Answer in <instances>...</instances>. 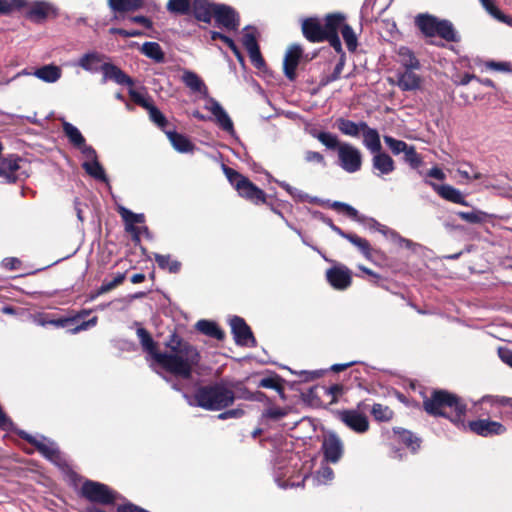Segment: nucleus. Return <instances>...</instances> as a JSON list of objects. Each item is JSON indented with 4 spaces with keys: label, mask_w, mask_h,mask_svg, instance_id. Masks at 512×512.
Returning a JSON list of instances; mask_svg holds the SVG:
<instances>
[{
    "label": "nucleus",
    "mask_w": 512,
    "mask_h": 512,
    "mask_svg": "<svg viewBox=\"0 0 512 512\" xmlns=\"http://www.w3.org/2000/svg\"><path fill=\"white\" fill-rule=\"evenodd\" d=\"M182 80L194 92H202V90L206 89L202 80L194 72L185 71Z\"/></svg>",
    "instance_id": "46"
},
{
    "label": "nucleus",
    "mask_w": 512,
    "mask_h": 512,
    "mask_svg": "<svg viewBox=\"0 0 512 512\" xmlns=\"http://www.w3.org/2000/svg\"><path fill=\"white\" fill-rule=\"evenodd\" d=\"M223 171L230 184L237 190L241 197L255 204L264 203L266 201L264 191L254 185L247 177L225 165L223 166Z\"/></svg>",
    "instance_id": "4"
},
{
    "label": "nucleus",
    "mask_w": 512,
    "mask_h": 512,
    "mask_svg": "<svg viewBox=\"0 0 512 512\" xmlns=\"http://www.w3.org/2000/svg\"><path fill=\"white\" fill-rule=\"evenodd\" d=\"M302 32H324L322 22L317 17H309L302 21Z\"/></svg>",
    "instance_id": "57"
},
{
    "label": "nucleus",
    "mask_w": 512,
    "mask_h": 512,
    "mask_svg": "<svg viewBox=\"0 0 512 512\" xmlns=\"http://www.w3.org/2000/svg\"><path fill=\"white\" fill-rule=\"evenodd\" d=\"M28 0H0V14L9 15L21 12L27 6Z\"/></svg>",
    "instance_id": "44"
},
{
    "label": "nucleus",
    "mask_w": 512,
    "mask_h": 512,
    "mask_svg": "<svg viewBox=\"0 0 512 512\" xmlns=\"http://www.w3.org/2000/svg\"><path fill=\"white\" fill-rule=\"evenodd\" d=\"M397 61L406 69H419L420 63L414 53L407 47L401 46L397 50Z\"/></svg>",
    "instance_id": "31"
},
{
    "label": "nucleus",
    "mask_w": 512,
    "mask_h": 512,
    "mask_svg": "<svg viewBox=\"0 0 512 512\" xmlns=\"http://www.w3.org/2000/svg\"><path fill=\"white\" fill-rule=\"evenodd\" d=\"M426 37V42L437 45L444 46V42H452L458 40V34H424Z\"/></svg>",
    "instance_id": "50"
},
{
    "label": "nucleus",
    "mask_w": 512,
    "mask_h": 512,
    "mask_svg": "<svg viewBox=\"0 0 512 512\" xmlns=\"http://www.w3.org/2000/svg\"><path fill=\"white\" fill-rule=\"evenodd\" d=\"M108 6L115 14L137 10L143 6V0H108Z\"/></svg>",
    "instance_id": "29"
},
{
    "label": "nucleus",
    "mask_w": 512,
    "mask_h": 512,
    "mask_svg": "<svg viewBox=\"0 0 512 512\" xmlns=\"http://www.w3.org/2000/svg\"><path fill=\"white\" fill-rule=\"evenodd\" d=\"M242 42L249 54L252 64L258 69L263 68L265 66V62L261 56L260 49L254 34H245Z\"/></svg>",
    "instance_id": "23"
},
{
    "label": "nucleus",
    "mask_w": 512,
    "mask_h": 512,
    "mask_svg": "<svg viewBox=\"0 0 512 512\" xmlns=\"http://www.w3.org/2000/svg\"><path fill=\"white\" fill-rule=\"evenodd\" d=\"M384 142L394 155L406 152L409 145L402 140L395 139L391 136H384Z\"/></svg>",
    "instance_id": "54"
},
{
    "label": "nucleus",
    "mask_w": 512,
    "mask_h": 512,
    "mask_svg": "<svg viewBox=\"0 0 512 512\" xmlns=\"http://www.w3.org/2000/svg\"><path fill=\"white\" fill-rule=\"evenodd\" d=\"M166 134L172 146L178 152L186 153L192 151L193 145L185 136L172 131H168Z\"/></svg>",
    "instance_id": "37"
},
{
    "label": "nucleus",
    "mask_w": 512,
    "mask_h": 512,
    "mask_svg": "<svg viewBox=\"0 0 512 512\" xmlns=\"http://www.w3.org/2000/svg\"><path fill=\"white\" fill-rule=\"evenodd\" d=\"M118 212L126 224V230L132 234L134 241L138 242L140 240V229L135 227V224L143 223L144 215L133 213L122 206L118 208Z\"/></svg>",
    "instance_id": "20"
},
{
    "label": "nucleus",
    "mask_w": 512,
    "mask_h": 512,
    "mask_svg": "<svg viewBox=\"0 0 512 512\" xmlns=\"http://www.w3.org/2000/svg\"><path fill=\"white\" fill-rule=\"evenodd\" d=\"M325 32H353L341 13L328 14L325 18Z\"/></svg>",
    "instance_id": "27"
},
{
    "label": "nucleus",
    "mask_w": 512,
    "mask_h": 512,
    "mask_svg": "<svg viewBox=\"0 0 512 512\" xmlns=\"http://www.w3.org/2000/svg\"><path fill=\"white\" fill-rule=\"evenodd\" d=\"M425 411L433 416L448 418L457 426L465 427L463 417L466 405L460 399L447 391H434L430 398L423 402Z\"/></svg>",
    "instance_id": "2"
},
{
    "label": "nucleus",
    "mask_w": 512,
    "mask_h": 512,
    "mask_svg": "<svg viewBox=\"0 0 512 512\" xmlns=\"http://www.w3.org/2000/svg\"><path fill=\"white\" fill-rule=\"evenodd\" d=\"M363 123V121L356 123L348 119L339 118L336 121V126L339 129V131L344 135L350 137H358L361 134L362 129L364 128L362 126Z\"/></svg>",
    "instance_id": "30"
},
{
    "label": "nucleus",
    "mask_w": 512,
    "mask_h": 512,
    "mask_svg": "<svg viewBox=\"0 0 512 512\" xmlns=\"http://www.w3.org/2000/svg\"><path fill=\"white\" fill-rule=\"evenodd\" d=\"M137 336L144 350L149 353L153 363H155V355L160 354L161 352L157 351L156 344L150 334L144 328H138Z\"/></svg>",
    "instance_id": "38"
},
{
    "label": "nucleus",
    "mask_w": 512,
    "mask_h": 512,
    "mask_svg": "<svg viewBox=\"0 0 512 512\" xmlns=\"http://www.w3.org/2000/svg\"><path fill=\"white\" fill-rule=\"evenodd\" d=\"M21 436L29 443L33 444L39 452L49 460L57 462L60 459L57 445L48 438L42 435L32 436L25 432H22Z\"/></svg>",
    "instance_id": "14"
},
{
    "label": "nucleus",
    "mask_w": 512,
    "mask_h": 512,
    "mask_svg": "<svg viewBox=\"0 0 512 512\" xmlns=\"http://www.w3.org/2000/svg\"><path fill=\"white\" fill-rule=\"evenodd\" d=\"M430 185L445 200L464 206L468 205L461 191L453 186L448 184L438 185L432 182H430Z\"/></svg>",
    "instance_id": "24"
},
{
    "label": "nucleus",
    "mask_w": 512,
    "mask_h": 512,
    "mask_svg": "<svg viewBox=\"0 0 512 512\" xmlns=\"http://www.w3.org/2000/svg\"><path fill=\"white\" fill-rule=\"evenodd\" d=\"M412 70L413 69H406V71L401 73L398 77L397 84L403 91L416 90L420 87L421 78Z\"/></svg>",
    "instance_id": "28"
},
{
    "label": "nucleus",
    "mask_w": 512,
    "mask_h": 512,
    "mask_svg": "<svg viewBox=\"0 0 512 512\" xmlns=\"http://www.w3.org/2000/svg\"><path fill=\"white\" fill-rule=\"evenodd\" d=\"M148 113L150 120L154 122L157 126L163 128L166 125V117L156 106H153L151 109H149Z\"/></svg>",
    "instance_id": "64"
},
{
    "label": "nucleus",
    "mask_w": 512,
    "mask_h": 512,
    "mask_svg": "<svg viewBox=\"0 0 512 512\" xmlns=\"http://www.w3.org/2000/svg\"><path fill=\"white\" fill-rule=\"evenodd\" d=\"M456 173L465 181H471L473 179H481L482 174L478 172L469 163H461L456 169Z\"/></svg>",
    "instance_id": "47"
},
{
    "label": "nucleus",
    "mask_w": 512,
    "mask_h": 512,
    "mask_svg": "<svg viewBox=\"0 0 512 512\" xmlns=\"http://www.w3.org/2000/svg\"><path fill=\"white\" fill-rule=\"evenodd\" d=\"M204 108L212 114L214 121L222 130L231 136L235 135L234 125L230 116L217 100L209 98Z\"/></svg>",
    "instance_id": "12"
},
{
    "label": "nucleus",
    "mask_w": 512,
    "mask_h": 512,
    "mask_svg": "<svg viewBox=\"0 0 512 512\" xmlns=\"http://www.w3.org/2000/svg\"><path fill=\"white\" fill-rule=\"evenodd\" d=\"M393 431L399 436V440L413 451H416L419 448V439L415 437L410 431L402 428H394Z\"/></svg>",
    "instance_id": "45"
},
{
    "label": "nucleus",
    "mask_w": 512,
    "mask_h": 512,
    "mask_svg": "<svg viewBox=\"0 0 512 512\" xmlns=\"http://www.w3.org/2000/svg\"><path fill=\"white\" fill-rule=\"evenodd\" d=\"M213 18L219 27L227 30H236L239 26L238 13L230 6L217 4L214 8Z\"/></svg>",
    "instance_id": "15"
},
{
    "label": "nucleus",
    "mask_w": 512,
    "mask_h": 512,
    "mask_svg": "<svg viewBox=\"0 0 512 512\" xmlns=\"http://www.w3.org/2000/svg\"><path fill=\"white\" fill-rule=\"evenodd\" d=\"M154 259L158 266L167 270L170 273H177L180 270L181 263L175 259H172L170 255L155 254Z\"/></svg>",
    "instance_id": "42"
},
{
    "label": "nucleus",
    "mask_w": 512,
    "mask_h": 512,
    "mask_svg": "<svg viewBox=\"0 0 512 512\" xmlns=\"http://www.w3.org/2000/svg\"><path fill=\"white\" fill-rule=\"evenodd\" d=\"M200 362L198 350L176 335L166 343V351L155 355V365L184 379L191 377Z\"/></svg>",
    "instance_id": "1"
},
{
    "label": "nucleus",
    "mask_w": 512,
    "mask_h": 512,
    "mask_svg": "<svg viewBox=\"0 0 512 512\" xmlns=\"http://www.w3.org/2000/svg\"><path fill=\"white\" fill-rule=\"evenodd\" d=\"M82 168L85 172L96 180L107 183L108 178L105 170L98 161V158L89 162H82Z\"/></svg>",
    "instance_id": "35"
},
{
    "label": "nucleus",
    "mask_w": 512,
    "mask_h": 512,
    "mask_svg": "<svg viewBox=\"0 0 512 512\" xmlns=\"http://www.w3.org/2000/svg\"><path fill=\"white\" fill-rule=\"evenodd\" d=\"M404 159L412 168H418L422 164V159L413 146H409L404 152Z\"/></svg>",
    "instance_id": "62"
},
{
    "label": "nucleus",
    "mask_w": 512,
    "mask_h": 512,
    "mask_svg": "<svg viewBox=\"0 0 512 512\" xmlns=\"http://www.w3.org/2000/svg\"><path fill=\"white\" fill-rule=\"evenodd\" d=\"M34 76L47 83H54L61 77V69L54 65H46L37 69Z\"/></svg>",
    "instance_id": "33"
},
{
    "label": "nucleus",
    "mask_w": 512,
    "mask_h": 512,
    "mask_svg": "<svg viewBox=\"0 0 512 512\" xmlns=\"http://www.w3.org/2000/svg\"><path fill=\"white\" fill-rule=\"evenodd\" d=\"M322 449L325 459L329 462L336 463L343 454V444L341 439L334 433L327 434L324 437Z\"/></svg>",
    "instance_id": "17"
},
{
    "label": "nucleus",
    "mask_w": 512,
    "mask_h": 512,
    "mask_svg": "<svg viewBox=\"0 0 512 512\" xmlns=\"http://www.w3.org/2000/svg\"><path fill=\"white\" fill-rule=\"evenodd\" d=\"M82 495L91 502L110 504L116 499V494L105 484L86 481L81 488Z\"/></svg>",
    "instance_id": "6"
},
{
    "label": "nucleus",
    "mask_w": 512,
    "mask_h": 512,
    "mask_svg": "<svg viewBox=\"0 0 512 512\" xmlns=\"http://www.w3.org/2000/svg\"><path fill=\"white\" fill-rule=\"evenodd\" d=\"M480 404L482 406V409L486 410L487 406L499 407L507 404L512 405V400L504 397L485 396L481 399Z\"/></svg>",
    "instance_id": "56"
},
{
    "label": "nucleus",
    "mask_w": 512,
    "mask_h": 512,
    "mask_svg": "<svg viewBox=\"0 0 512 512\" xmlns=\"http://www.w3.org/2000/svg\"><path fill=\"white\" fill-rule=\"evenodd\" d=\"M230 326L237 344L242 346H253L255 344L253 334L242 318L233 317L230 320Z\"/></svg>",
    "instance_id": "16"
},
{
    "label": "nucleus",
    "mask_w": 512,
    "mask_h": 512,
    "mask_svg": "<svg viewBox=\"0 0 512 512\" xmlns=\"http://www.w3.org/2000/svg\"><path fill=\"white\" fill-rule=\"evenodd\" d=\"M22 14L33 22H43L49 17L56 15L55 6L47 1H33L28 0L27 6L22 10Z\"/></svg>",
    "instance_id": "9"
},
{
    "label": "nucleus",
    "mask_w": 512,
    "mask_h": 512,
    "mask_svg": "<svg viewBox=\"0 0 512 512\" xmlns=\"http://www.w3.org/2000/svg\"><path fill=\"white\" fill-rule=\"evenodd\" d=\"M62 128H63L64 134L66 135V137L68 138L70 144L74 148H77L81 144L86 142V140H85L84 136L82 135V133L80 132V130L76 126H74L73 124L63 120L62 121Z\"/></svg>",
    "instance_id": "32"
},
{
    "label": "nucleus",
    "mask_w": 512,
    "mask_h": 512,
    "mask_svg": "<svg viewBox=\"0 0 512 512\" xmlns=\"http://www.w3.org/2000/svg\"><path fill=\"white\" fill-rule=\"evenodd\" d=\"M275 182L283 188L295 201L297 202H311V203H317L318 198L317 197H311L307 193L291 186L285 181H278L275 180Z\"/></svg>",
    "instance_id": "34"
},
{
    "label": "nucleus",
    "mask_w": 512,
    "mask_h": 512,
    "mask_svg": "<svg viewBox=\"0 0 512 512\" xmlns=\"http://www.w3.org/2000/svg\"><path fill=\"white\" fill-rule=\"evenodd\" d=\"M333 477V470L328 466H323L317 471V473L313 477V480L317 485H325L331 482Z\"/></svg>",
    "instance_id": "55"
},
{
    "label": "nucleus",
    "mask_w": 512,
    "mask_h": 512,
    "mask_svg": "<svg viewBox=\"0 0 512 512\" xmlns=\"http://www.w3.org/2000/svg\"><path fill=\"white\" fill-rule=\"evenodd\" d=\"M82 155L83 162H89L98 158L96 150L86 142L76 148Z\"/></svg>",
    "instance_id": "63"
},
{
    "label": "nucleus",
    "mask_w": 512,
    "mask_h": 512,
    "mask_svg": "<svg viewBox=\"0 0 512 512\" xmlns=\"http://www.w3.org/2000/svg\"><path fill=\"white\" fill-rule=\"evenodd\" d=\"M101 71L103 73V83H105L108 80H112L119 85H133V80L120 68L111 63L106 62Z\"/></svg>",
    "instance_id": "22"
},
{
    "label": "nucleus",
    "mask_w": 512,
    "mask_h": 512,
    "mask_svg": "<svg viewBox=\"0 0 512 512\" xmlns=\"http://www.w3.org/2000/svg\"><path fill=\"white\" fill-rule=\"evenodd\" d=\"M124 279H125V274L118 273L113 278V280L104 281L98 290V294H104V293L111 291L112 289H114L115 287L120 285L124 281Z\"/></svg>",
    "instance_id": "61"
},
{
    "label": "nucleus",
    "mask_w": 512,
    "mask_h": 512,
    "mask_svg": "<svg viewBox=\"0 0 512 512\" xmlns=\"http://www.w3.org/2000/svg\"><path fill=\"white\" fill-rule=\"evenodd\" d=\"M141 52L148 58L154 60L157 63L164 61V53L160 45L156 42H146L141 47Z\"/></svg>",
    "instance_id": "41"
},
{
    "label": "nucleus",
    "mask_w": 512,
    "mask_h": 512,
    "mask_svg": "<svg viewBox=\"0 0 512 512\" xmlns=\"http://www.w3.org/2000/svg\"><path fill=\"white\" fill-rule=\"evenodd\" d=\"M311 135L318 139L326 148L336 149L337 152L339 151V146L343 143L339 141L336 135L329 132L312 131Z\"/></svg>",
    "instance_id": "40"
},
{
    "label": "nucleus",
    "mask_w": 512,
    "mask_h": 512,
    "mask_svg": "<svg viewBox=\"0 0 512 512\" xmlns=\"http://www.w3.org/2000/svg\"><path fill=\"white\" fill-rule=\"evenodd\" d=\"M468 426L471 431L484 437L500 435L503 434L506 430L501 423L487 419L471 421L469 422Z\"/></svg>",
    "instance_id": "18"
},
{
    "label": "nucleus",
    "mask_w": 512,
    "mask_h": 512,
    "mask_svg": "<svg viewBox=\"0 0 512 512\" xmlns=\"http://www.w3.org/2000/svg\"><path fill=\"white\" fill-rule=\"evenodd\" d=\"M482 6L484 9L494 18L502 21V22H508V19L505 15L501 13V11L497 8L493 0H480Z\"/></svg>",
    "instance_id": "58"
},
{
    "label": "nucleus",
    "mask_w": 512,
    "mask_h": 512,
    "mask_svg": "<svg viewBox=\"0 0 512 512\" xmlns=\"http://www.w3.org/2000/svg\"><path fill=\"white\" fill-rule=\"evenodd\" d=\"M106 64L104 57L95 52L87 53L83 55L78 62V65L89 72H98L103 69Z\"/></svg>",
    "instance_id": "26"
},
{
    "label": "nucleus",
    "mask_w": 512,
    "mask_h": 512,
    "mask_svg": "<svg viewBox=\"0 0 512 512\" xmlns=\"http://www.w3.org/2000/svg\"><path fill=\"white\" fill-rule=\"evenodd\" d=\"M373 221V225L377 228V230L381 233H383L384 235H389L391 236V238L395 241H397L400 245H405L406 247H409L411 242L407 239H404L402 237H400L396 232L388 229L387 227L385 226H382L380 225L379 223H377L376 221L372 220Z\"/></svg>",
    "instance_id": "59"
},
{
    "label": "nucleus",
    "mask_w": 512,
    "mask_h": 512,
    "mask_svg": "<svg viewBox=\"0 0 512 512\" xmlns=\"http://www.w3.org/2000/svg\"><path fill=\"white\" fill-rule=\"evenodd\" d=\"M129 95L135 103H137L147 111L154 106L151 99L140 92L130 90Z\"/></svg>",
    "instance_id": "60"
},
{
    "label": "nucleus",
    "mask_w": 512,
    "mask_h": 512,
    "mask_svg": "<svg viewBox=\"0 0 512 512\" xmlns=\"http://www.w3.org/2000/svg\"><path fill=\"white\" fill-rule=\"evenodd\" d=\"M312 58H313V56L308 57V55H305L303 53V49L299 45H297V44L290 45L287 48L285 55H284V59H283V71H284L285 76L291 81L295 80L296 76H297V73H296L297 67L302 62H304V61L307 62Z\"/></svg>",
    "instance_id": "7"
},
{
    "label": "nucleus",
    "mask_w": 512,
    "mask_h": 512,
    "mask_svg": "<svg viewBox=\"0 0 512 512\" xmlns=\"http://www.w3.org/2000/svg\"><path fill=\"white\" fill-rule=\"evenodd\" d=\"M415 24L420 32H454L453 24L446 19H440L430 14H419Z\"/></svg>",
    "instance_id": "11"
},
{
    "label": "nucleus",
    "mask_w": 512,
    "mask_h": 512,
    "mask_svg": "<svg viewBox=\"0 0 512 512\" xmlns=\"http://www.w3.org/2000/svg\"><path fill=\"white\" fill-rule=\"evenodd\" d=\"M328 283L336 290H346L352 282V272L342 264H335L326 271Z\"/></svg>",
    "instance_id": "13"
},
{
    "label": "nucleus",
    "mask_w": 512,
    "mask_h": 512,
    "mask_svg": "<svg viewBox=\"0 0 512 512\" xmlns=\"http://www.w3.org/2000/svg\"><path fill=\"white\" fill-rule=\"evenodd\" d=\"M457 215L468 223H482L487 218V213L480 210H472L467 212H458Z\"/></svg>",
    "instance_id": "49"
},
{
    "label": "nucleus",
    "mask_w": 512,
    "mask_h": 512,
    "mask_svg": "<svg viewBox=\"0 0 512 512\" xmlns=\"http://www.w3.org/2000/svg\"><path fill=\"white\" fill-rule=\"evenodd\" d=\"M338 161L339 166L347 173H355L361 169L362 154L361 151L350 143L343 142L339 146Z\"/></svg>",
    "instance_id": "5"
},
{
    "label": "nucleus",
    "mask_w": 512,
    "mask_h": 512,
    "mask_svg": "<svg viewBox=\"0 0 512 512\" xmlns=\"http://www.w3.org/2000/svg\"><path fill=\"white\" fill-rule=\"evenodd\" d=\"M194 399L199 407L207 410H221L233 403L234 393L223 385L215 384L199 388Z\"/></svg>",
    "instance_id": "3"
},
{
    "label": "nucleus",
    "mask_w": 512,
    "mask_h": 512,
    "mask_svg": "<svg viewBox=\"0 0 512 512\" xmlns=\"http://www.w3.org/2000/svg\"><path fill=\"white\" fill-rule=\"evenodd\" d=\"M344 238L347 239L354 246H356L363 253L364 256H366V257L370 256V244L368 243L367 240H365L355 234H349V233H346Z\"/></svg>",
    "instance_id": "51"
},
{
    "label": "nucleus",
    "mask_w": 512,
    "mask_h": 512,
    "mask_svg": "<svg viewBox=\"0 0 512 512\" xmlns=\"http://www.w3.org/2000/svg\"><path fill=\"white\" fill-rule=\"evenodd\" d=\"M196 328L201 333L219 340L224 337V333L213 321L200 320L196 323Z\"/></svg>",
    "instance_id": "39"
},
{
    "label": "nucleus",
    "mask_w": 512,
    "mask_h": 512,
    "mask_svg": "<svg viewBox=\"0 0 512 512\" xmlns=\"http://www.w3.org/2000/svg\"><path fill=\"white\" fill-rule=\"evenodd\" d=\"M338 418L355 433L364 434L369 430L370 423L367 415L358 409H345L339 411Z\"/></svg>",
    "instance_id": "8"
},
{
    "label": "nucleus",
    "mask_w": 512,
    "mask_h": 512,
    "mask_svg": "<svg viewBox=\"0 0 512 512\" xmlns=\"http://www.w3.org/2000/svg\"><path fill=\"white\" fill-rule=\"evenodd\" d=\"M216 6L217 3H213L212 0H193L191 13L198 21L210 23Z\"/></svg>",
    "instance_id": "19"
},
{
    "label": "nucleus",
    "mask_w": 512,
    "mask_h": 512,
    "mask_svg": "<svg viewBox=\"0 0 512 512\" xmlns=\"http://www.w3.org/2000/svg\"><path fill=\"white\" fill-rule=\"evenodd\" d=\"M308 41L319 43L328 41L329 44L335 49L336 52H342L341 39L339 34H305Z\"/></svg>",
    "instance_id": "36"
},
{
    "label": "nucleus",
    "mask_w": 512,
    "mask_h": 512,
    "mask_svg": "<svg viewBox=\"0 0 512 512\" xmlns=\"http://www.w3.org/2000/svg\"><path fill=\"white\" fill-rule=\"evenodd\" d=\"M193 0H169L166 8L172 14L186 15L191 13Z\"/></svg>",
    "instance_id": "43"
},
{
    "label": "nucleus",
    "mask_w": 512,
    "mask_h": 512,
    "mask_svg": "<svg viewBox=\"0 0 512 512\" xmlns=\"http://www.w3.org/2000/svg\"><path fill=\"white\" fill-rule=\"evenodd\" d=\"M479 65L482 67V69L485 70H492L497 72H511V63L509 62H497L493 60L488 61H480Z\"/></svg>",
    "instance_id": "52"
},
{
    "label": "nucleus",
    "mask_w": 512,
    "mask_h": 512,
    "mask_svg": "<svg viewBox=\"0 0 512 512\" xmlns=\"http://www.w3.org/2000/svg\"><path fill=\"white\" fill-rule=\"evenodd\" d=\"M218 39L221 40L222 42H224L233 51L237 60L240 63H244V57L241 54L239 48L236 46V44L232 38H230L226 34H212L213 41H216Z\"/></svg>",
    "instance_id": "53"
},
{
    "label": "nucleus",
    "mask_w": 512,
    "mask_h": 512,
    "mask_svg": "<svg viewBox=\"0 0 512 512\" xmlns=\"http://www.w3.org/2000/svg\"><path fill=\"white\" fill-rule=\"evenodd\" d=\"M23 159L16 155L0 157V178L7 182H15L22 176L26 177L22 171Z\"/></svg>",
    "instance_id": "10"
},
{
    "label": "nucleus",
    "mask_w": 512,
    "mask_h": 512,
    "mask_svg": "<svg viewBox=\"0 0 512 512\" xmlns=\"http://www.w3.org/2000/svg\"><path fill=\"white\" fill-rule=\"evenodd\" d=\"M371 414L376 421L387 422L393 418V411L388 406L379 403L373 405Z\"/></svg>",
    "instance_id": "48"
},
{
    "label": "nucleus",
    "mask_w": 512,
    "mask_h": 512,
    "mask_svg": "<svg viewBox=\"0 0 512 512\" xmlns=\"http://www.w3.org/2000/svg\"><path fill=\"white\" fill-rule=\"evenodd\" d=\"M362 126L364 127L361 132V135L363 137V145L372 154L381 151L382 146L378 131L374 128L369 127L367 123H363Z\"/></svg>",
    "instance_id": "25"
},
{
    "label": "nucleus",
    "mask_w": 512,
    "mask_h": 512,
    "mask_svg": "<svg viewBox=\"0 0 512 512\" xmlns=\"http://www.w3.org/2000/svg\"><path fill=\"white\" fill-rule=\"evenodd\" d=\"M372 167L377 176L388 175L395 170L393 159L382 151L373 154Z\"/></svg>",
    "instance_id": "21"
}]
</instances>
